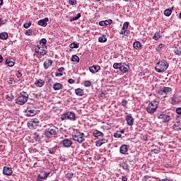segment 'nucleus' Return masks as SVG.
<instances>
[{"label": "nucleus", "mask_w": 181, "mask_h": 181, "mask_svg": "<svg viewBox=\"0 0 181 181\" xmlns=\"http://www.w3.org/2000/svg\"><path fill=\"white\" fill-rule=\"evenodd\" d=\"M45 128L44 136L45 138H53L59 134V128L52 124H45L43 126Z\"/></svg>", "instance_id": "nucleus-1"}, {"label": "nucleus", "mask_w": 181, "mask_h": 181, "mask_svg": "<svg viewBox=\"0 0 181 181\" xmlns=\"http://www.w3.org/2000/svg\"><path fill=\"white\" fill-rule=\"evenodd\" d=\"M168 67H169V64L165 60L159 61L156 65V71L157 73H163V71H166L168 70Z\"/></svg>", "instance_id": "nucleus-2"}, {"label": "nucleus", "mask_w": 181, "mask_h": 181, "mask_svg": "<svg viewBox=\"0 0 181 181\" xmlns=\"http://www.w3.org/2000/svg\"><path fill=\"white\" fill-rule=\"evenodd\" d=\"M47 53V47L38 45L35 49L34 56H37L39 59L42 57V56H45Z\"/></svg>", "instance_id": "nucleus-3"}, {"label": "nucleus", "mask_w": 181, "mask_h": 181, "mask_svg": "<svg viewBox=\"0 0 181 181\" xmlns=\"http://www.w3.org/2000/svg\"><path fill=\"white\" fill-rule=\"evenodd\" d=\"M28 100H29V94L23 91L16 99V104H18V105H23V104H26V103H28Z\"/></svg>", "instance_id": "nucleus-4"}, {"label": "nucleus", "mask_w": 181, "mask_h": 181, "mask_svg": "<svg viewBox=\"0 0 181 181\" xmlns=\"http://www.w3.org/2000/svg\"><path fill=\"white\" fill-rule=\"evenodd\" d=\"M173 117V115L172 113L166 114L165 112L158 115V119H162V122L164 123L169 122Z\"/></svg>", "instance_id": "nucleus-5"}, {"label": "nucleus", "mask_w": 181, "mask_h": 181, "mask_svg": "<svg viewBox=\"0 0 181 181\" xmlns=\"http://www.w3.org/2000/svg\"><path fill=\"white\" fill-rule=\"evenodd\" d=\"M158 108V101L154 100L151 102L146 107V111L148 114H153Z\"/></svg>", "instance_id": "nucleus-6"}, {"label": "nucleus", "mask_w": 181, "mask_h": 181, "mask_svg": "<svg viewBox=\"0 0 181 181\" xmlns=\"http://www.w3.org/2000/svg\"><path fill=\"white\" fill-rule=\"evenodd\" d=\"M61 119H69L70 121H76V114L74 112H66L61 115Z\"/></svg>", "instance_id": "nucleus-7"}, {"label": "nucleus", "mask_w": 181, "mask_h": 181, "mask_svg": "<svg viewBox=\"0 0 181 181\" xmlns=\"http://www.w3.org/2000/svg\"><path fill=\"white\" fill-rule=\"evenodd\" d=\"M72 138L76 142L82 144L84 142V133L77 132L72 135Z\"/></svg>", "instance_id": "nucleus-8"}, {"label": "nucleus", "mask_w": 181, "mask_h": 181, "mask_svg": "<svg viewBox=\"0 0 181 181\" xmlns=\"http://www.w3.org/2000/svg\"><path fill=\"white\" fill-rule=\"evenodd\" d=\"M37 124H39V119H32L28 122V127L30 129H36Z\"/></svg>", "instance_id": "nucleus-9"}, {"label": "nucleus", "mask_w": 181, "mask_h": 181, "mask_svg": "<svg viewBox=\"0 0 181 181\" xmlns=\"http://www.w3.org/2000/svg\"><path fill=\"white\" fill-rule=\"evenodd\" d=\"M170 93H172V88L170 87H164L158 91L159 95H163L164 98H166V95Z\"/></svg>", "instance_id": "nucleus-10"}, {"label": "nucleus", "mask_w": 181, "mask_h": 181, "mask_svg": "<svg viewBox=\"0 0 181 181\" xmlns=\"http://www.w3.org/2000/svg\"><path fill=\"white\" fill-rule=\"evenodd\" d=\"M25 117H35V115H36V110L30 107H27V109L25 110Z\"/></svg>", "instance_id": "nucleus-11"}, {"label": "nucleus", "mask_w": 181, "mask_h": 181, "mask_svg": "<svg viewBox=\"0 0 181 181\" xmlns=\"http://www.w3.org/2000/svg\"><path fill=\"white\" fill-rule=\"evenodd\" d=\"M3 173L6 176H12V173H13V170H12V168L4 166L3 168Z\"/></svg>", "instance_id": "nucleus-12"}, {"label": "nucleus", "mask_w": 181, "mask_h": 181, "mask_svg": "<svg viewBox=\"0 0 181 181\" xmlns=\"http://www.w3.org/2000/svg\"><path fill=\"white\" fill-rule=\"evenodd\" d=\"M62 144L64 148H70L73 145V141L70 139H64Z\"/></svg>", "instance_id": "nucleus-13"}, {"label": "nucleus", "mask_w": 181, "mask_h": 181, "mask_svg": "<svg viewBox=\"0 0 181 181\" xmlns=\"http://www.w3.org/2000/svg\"><path fill=\"white\" fill-rule=\"evenodd\" d=\"M126 121H127V125H129V127H132V125H134V117H132V115H128L126 116Z\"/></svg>", "instance_id": "nucleus-14"}, {"label": "nucleus", "mask_w": 181, "mask_h": 181, "mask_svg": "<svg viewBox=\"0 0 181 181\" xmlns=\"http://www.w3.org/2000/svg\"><path fill=\"white\" fill-rule=\"evenodd\" d=\"M101 70V67L98 65H95L89 67V71L90 73H98Z\"/></svg>", "instance_id": "nucleus-15"}, {"label": "nucleus", "mask_w": 181, "mask_h": 181, "mask_svg": "<svg viewBox=\"0 0 181 181\" xmlns=\"http://www.w3.org/2000/svg\"><path fill=\"white\" fill-rule=\"evenodd\" d=\"M47 22H49V18H45L44 19L40 20L38 21V25L45 28V26H47Z\"/></svg>", "instance_id": "nucleus-16"}, {"label": "nucleus", "mask_w": 181, "mask_h": 181, "mask_svg": "<svg viewBox=\"0 0 181 181\" xmlns=\"http://www.w3.org/2000/svg\"><path fill=\"white\" fill-rule=\"evenodd\" d=\"M173 129L175 131H181V122H175L173 125Z\"/></svg>", "instance_id": "nucleus-17"}, {"label": "nucleus", "mask_w": 181, "mask_h": 181, "mask_svg": "<svg viewBox=\"0 0 181 181\" xmlns=\"http://www.w3.org/2000/svg\"><path fill=\"white\" fill-rule=\"evenodd\" d=\"M62 88H63V84H62L61 83H55L54 85H53V89L55 90V91H57L59 90H62Z\"/></svg>", "instance_id": "nucleus-18"}, {"label": "nucleus", "mask_w": 181, "mask_h": 181, "mask_svg": "<svg viewBox=\"0 0 181 181\" xmlns=\"http://www.w3.org/2000/svg\"><path fill=\"white\" fill-rule=\"evenodd\" d=\"M53 64V60L49 59L48 61H45L44 62V69H45V70H47V69H49V67H50V66H52Z\"/></svg>", "instance_id": "nucleus-19"}, {"label": "nucleus", "mask_w": 181, "mask_h": 181, "mask_svg": "<svg viewBox=\"0 0 181 181\" xmlns=\"http://www.w3.org/2000/svg\"><path fill=\"white\" fill-rule=\"evenodd\" d=\"M35 84L36 87H43V86H45V81L42 79H38L35 81Z\"/></svg>", "instance_id": "nucleus-20"}, {"label": "nucleus", "mask_w": 181, "mask_h": 181, "mask_svg": "<svg viewBox=\"0 0 181 181\" xmlns=\"http://www.w3.org/2000/svg\"><path fill=\"white\" fill-rule=\"evenodd\" d=\"M128 152V146L127 145H122L120 147V153H122L123 155H125Z\"/></svg>", "instance_id": "nucleus-21"}, {"label": "nucleus", "mask_w": 181, "mask_h": 181, "mask_svg": "<svg viewBox=\"0 0 181 181\" xmlns=\"http://www.w3.org/2000/svg\"><path fill=\"white\" fill-rule=\"evenodd\" d=\"M93 136H95V138H98L100 136H104V134L98 130H95L93 132Z\"/></svg>", "instance_id": "nucleus-22"}, {"label": "nucleus", "mask_w": 181, "mask_h": 181, "mask_svg": "<svg viewBox=\"0 0 181 181\" xmlns=\"http://www.w3.org/2000/svg\"><path fill=\"white\" fill-rule=\"evenodd\" d=\"M128 70H129V66L126 65L125 66H124V64H122L120 68V71H122V73H127Z\"/></svg>", "instance_id": "nucleus-23"}, {"label": "nucleus", "mask_w": 181, "mask_h": 181, "mask_svg": "<svg viewBox=\"0 0 181 181\" xmlns=\"http://www.w3.org/2000/svg\"><path fill=\"white\" fill-rule=\"evenodd\" d=\"M75 93L76 95L81 97L82 95H84V90H83L81 88H77L75 90Z\"/></svg>", "instance_id": "nucleus-24"}, {"label": "nucleus", "mask_w": 181, "mask_h": 181, "mask_svg": "<svg viewBox=\"0 0 181 181\" xmlns=\"http://www.w3.org/2000/svg\"><path fill=\"white\" fill-rule=\"evenodd\" d=\"M71 62H73L74 63H76V64H77V63L80 62V58L77 55H72Z\"/></svg>", "instance_id": "nucleus-25"}, {"label": "nucleus", "mask_w": 181, "mask_h": 181, "mask_svg": "<svg viewBox=\"0 0 181 181\" xmlns=\"http://www.w3.org/2000/svg\"><path fill=\"white\" fill-rule=\"evenodd\" d=\"M142 44H141V42L136 41L135 42H134L133 44V47L134 49H136V50H139V48L141 47Z\"/></svg>", "instance_id": "nucleus-26"}, {"label": "nucleus", "mask_w": 181, "mask_h": 181, "mask_svg": "<svg viewBox=\"0 0 181 181\" xmlns=\"http://www.w3.org/2000/svg\"><path fill=\"white\" fill-rule=\"evenodd\" d=\"M56 151H57V146L48 148V151L50 155H54V153H56Z\"/></svg>", "instance_id": "nucleus-27"}, {"label": "nucleus", "mask_w": 181, "mask_h": 181, "mask_svg": "<svg viewBox=\"0 0 181 181\" xmlns=\"http://www.w3.org/2000/svg\"><path fill=\"white\" fill-rule=\"evenodd\" d=\"M8 37V35L7 33L4 32L0 33V39H1V40H6Z\"/></svg>", "instance_id": "nucleus-28"}, {"label": "nucleus", "mask_w": 181, "mask_h": 181, "mask_svg": "<svg viewBox=\"0 0 181 181\" xmlns=\"http://www.w3.org/2000/svg\"><path fill=\"white\" fill-rule=\"evenodd\" d=\"M80 18H81V13H78L76 16L70 18V22H73V21H77L78 19H80Z\"/></svg>", "instance_id": "nucleus-29"}, {"label": "nucleus", "mask_w": 181, "mask_h": 181, "mask_svg": "<svg viewBox=\"0 0 181 181\" xmlns=\"http://www.w3.org/2000/svg\"><path fill=\"white\" fill-rule=\"evenodd\" d=\"M121 166H122V169H124V170H129V165H128V163L123 161L121 163Z\"/></svg>", "instance_id": "nucleus-30"}, {"label": "nucleus", "mask_w": 181, "mask_h": 181, "mask_svg": "<svg viewBox=\"0 0 181 181\" xmlns=\"http://www.w3.org/2000/svg\"><path fill=\"white\" fill-rule=\"evenodd\" d=\"M174 53H175V54H181V47L179 45H177L176 47H175Z\"/></svg>", "instance_id": "nucleus-31"}, {"label": "nucleus", "mask_w": 181, "mask_h": 181, "mask_svg": "<svg viewBox=\"0 0 181 181\" xmlns=\"http://www.w3.org/2000/svg\"><path fill=\"white\" fill-rule=\"evenodd\" d=\"M171 104H173V105H176V104H179V99L177 98L173 97L171 100Z\"/></svg>", "instance_id": "nucleus-32"}, {"label": "nucleus", "mask_w": 181, "mask_h": 181, "mask_svg": "<svg viewBox=\"0 0 181 181\" xmlns=\"http://www.w3.org/2000/svg\"><path fill=\"white\" fill-rule=\"evenodd\" d=\"M33 138L36 142H40V135L37 133H35Z\"/></svg>", "instance_id": "nucleus-33"}, {"label": "nucleus", "mask_w": 181, "mask_h": 181, "mask_svg": "<svg viewBox=\"0 0 181 181\" xmlns=\"http://www.w3.org/2000/svg\"><path fill=\"white\" fill-rule=\"evenodd\" d=\"M69 47H71V49H78L79 47L78 43L77 42L71 43L69 45Z\"/></svg>", "instance_id": "nucleus-34"}, {"label": "nucleus", "mask_w": 181, "mask_h": 181, "mask_svg": "<svg viewBox=\"0 0 181 181\" xmlns=\"http://www.w3.org/2000/svg\"><path fill=\"white\" fill-rule=\"evenodd\" d=\"M98 42H100V43H105V42H107V37L103 35L99 37Z\"/></svg>", "instance_id": "nucleus-35"}, {"label": "nucleus", "mask_w": 181, "mask_h": 181, "mask_svg": "<svg viewBox=\"0 0 181 181\" xmlns=\"http://www.w3.org/2000/svg\"><path fill=\"white\" fill-rule=\"evenodd\" d=\"M6 64H8V66H9V67H13V66H15V63L11 61V59H6Z\"/></svg>", "instance_id": "nucleus-36"}, {"label": "nucleus", "mask_w": 181, "mask_h": 181, "mask_svg": "<svg viewBox=\"0 0 181 181\" xmlns=\"http://www.w3.org/2000/svg\"><path fill=\"white\" fill-rule=\"evenodd\" d=\"M73 176H74V173H73V172H69L65 175L66 179H73Z\"/></svg>", "instance_id": "nucleus-37"}, {"label": "nucleus", "mask_w": 181, "mask_h": 181, "mask_svg": "<svg viewBox=\"0 0 181 181\" xmlns=\"http://www.w3.org/2000/svg\"><path fill=\"white\" fill-rule=\"evenodd\" d=\"M122 66V63H115L113 64V67L116 69H119V70H121V67Z\"/></svg>", "instance_id": "nucleus-38"}, {"label": "nucleus", "mask_w": 181, "mask_h": 181, "mask_svg": "<svg viewBox=\"0 0 181 181\" xmlns=\"http://www.w3.org/2000/svg\"><path fill=\"white\" fill-rule=\"evenodd\" d=\"M46 43H47V40L45 39V38H42L40 40V45L41 46H46Z\"/></svg>", "instance_id": "nucleus-39"}, {"label": "nucleus", "mask_w": 181, "mask_h": 181, "mask_svg": "<svg viewBox=\"0 0 181 181\" xmlns=\"http://www.w3.org/2000/svg\"><path fill=\"white\" fill-rule=\"evenodd\" d=\"M164 15L165 16H170V15H172V10L170 9H166L165 11H164Z\"/></svg>", "instance_id": "nucleus-40"}, {"label": "nucleus", "mask_w": 181, "mask_h": 181, "mask_svg": "<svg viewBox=\"0 0 181 181\" xmlns=\"http://www.w3.org/2000/svg\"><path fill=\"white\" fill-rule=\"evenodd\" d=\"M83 86L85 87H91V81H85L83 83Z\"/></svg>", "instance_id": "nucleus-41"}, {"label": "nucleus", "mask_w": 181, "mask_h": 181, "mask_svg": "<svg viewBox=\"0 0 181 181\" xmlns=\"http://www.w3.org/2000/svg\"><path fill=\"white\" fill-rule=\"evenodd\" d=\"M153 39L154 40H159V39H160V34L159 33H156L153 35Z\"/></svg>", "instance_id": "nucleus-42"}, {"label": "nucleus", "mask_w": 181, "mask_h": 181, "mask_svg": "<svg viewBox=\"0 0 181 181\" xmlns=\"http://www.w3.org/2000/svg\"><path fill=\"white\" fill-rule=\"evenodd\" d=\"M30 26H32V22L26 23L23 25V28H25V29H29Z\"/></svg>", "instance_id": "nucleus-43"}, {"label": "nucleus", "mask_w": 181, "mask_h": 181, "mask_svg": "<svg viewBox=\"0 0 181 181\" xmlns=\"http://www.w3.org/2000/svg\"><path fill=\"white\" fill-rule=\"evenodd\" d=\"M128 104V100H122V107H124V108H127V105Z\"/></svg>", "instance_id": "nucleus-44"}, {"label": "nucleus", "mask_w": 181, "mask_h": 181, "mask_svg": "<svg viewBox=\"0 0 181 181\" xmlns=\"http://www.w3.org/2000/svg\"><path fill=\"white\" fill-rule=\"evenodd\" d=\"M128 26H129V22H125L123 24L122 29H124L125 30H127V29H128Z\"/></svg>", "instance_id": "nucleus-45"}, {"label": "nucleus", "mask_w": 181, "mask_h": 181, "mask_svg": "<svg viewBox=\"0 0 181 181\" xmlns=\"http://www.w3.org/2000/svg\"><path fill=\"white\" fill-rule=\"evenodd\" d=\"M32 30L29 29L25 31V35H26V36H32Z\"/></svg>", "instance_id": "nucleus-46"}, {"label": "nucleus", "mask_w": 181, "mask_h": 181, "mask_svg": "<svg viewBox=\"0 0 181 181\" xmlns=\"http://www.w3.org/2000/svg\"><path fill=\"white\" fill-rule=\"evenodd\" d=\"M114 136L115 138H121V136H122V135L120 134V132H117L116 133L114 134Z\"/></svg>", "instance_id": "nucleus-47"}, {"label": "nucleus", "mask_w": 181, "mask_h": 181, "mask_svg": "<svg viewBox=\"0 0 181 181\" xmlns=\"http://www.w3.org/2000/svg\"><path fill=\"white\" fill-rule=\"evenodd\" d=\"M69 5H76L77 4V0H69Z\"/></svg>", "instance_id": "nucleus-48"}, {"label": "nucleus", "mask_w": 181, "mask_h": 181, "mask_svg": "<svg viewBox=\"0 0 181 181\" xmlns=\"http://www.w3.org/2000/svg\"><path fill=\"white\" fill-rule=\"evenodd\" d=\"M49 175H50V172H44V173L42 174V175L45 177V179H47V177L49 176Z\"/></svg>", "instance_id": "nucleus-49"}, {"label": "nucleus", "mask_w": 181, "mask_h": 181, "mask_svg": "<svg viewBox=\"0 0 181 181\" xmlns=\"http://www.w3.org/2000/svg\"><path fill=\"white\" fill-rule=\"evenodd\" d=\"M100 26H107V22L105 21H100L99 22Z\"/></svg>", "instance_id": "nucleus-50"}, {"label": "nucleus", "mask_w": 181, "mask_h": 181, "mask_svg": "<svg viewBox=\"0 0 181 181\" xmlns=\"http://www.w3.org/2000/svg\"><path fill=\"white\" fill-rule=\"evenodd\" d=\"M105 22H106V26H107V25H111V23H112V20L111 19L106 20L105 21Z\"/></svg>", "instance_id": "nucleus-51"}, {"label": "nucleus", "mask_w": 181, "mask_h": 181, "mask_svg": "<svg viewBox=\"0 0 181 181\" xmlns=\"http://www.w3.org/2000/svg\"><path fill=\"white\" fill-rule=\"evenodd\" d=\"M75 80L74 79H73V78H69V80H68V83H69V84H74V83H75Z\"/></svg>", "instance_id": "nucleus-52"}, {"label": "nucleus", "mask_w": 181, "mask_h": 181, "mask_svg": "<svg viewBox=\"0 0 181 181\" xmlns=\"http://www.w3.org/2000/svg\"><path fill=\"white\" fill-rule=\"evenodd\" d=\"M96 146H101L103 145V143L100 141V140H98V141H96L95 144Z\"/></svg>", "instance_id": "nucleus-53"}, {"label": "nucleus", "mask_w": 181, "mask_h": 181, "mask_svg": "<svg viewBox=\"0 0 181 181\" xmlns=\"http://www.w3.org/2000/svg\"><path fill=\"white\" fill-rule=\"evenodd\" d=\"M176 112L178 114V115H181V107H177L176 109Z\"/></svg>", "instance_id": "nucleus-54"}, {"label": "nucleus", "mask_w": 181, "mask_h": 181, "mask_svg": "<svg viewBox=\"0 0 181 181\" xmlns=\"http://www.w3.org/2000/svg\"><path fill=\"white\" fill-rule=\"evenodd\" d=\"M100 141H101L103 145H104V144H107V142H108V140H107L105 139H100Z\"/></svg>", "instance_id": "nucleus-55"}, {"label": "nucleus", "mask_w": 181, "mask_h": 181, "mask_svg": "<svg viewBox=\"0 0 181 181\" xmlns=\"http://www.w3.org/2000/svg\"><path fill=\"white\" fill-rule=\"evenodd\" d=\"M16 76L18 77V78H19L20 77H22V74L19 71H18L16 72Z\"/></svg>", "instance_id": "nucleus-56"}, {"label": "nucleus", "mask_w": 181, "mask_h": 181, "mask_svg": "<svg viewBox=\"0 0 181 181\" xmlns=\"http://www.w3.org/2000/svg\"><path fill=\"white\" fill-rule=\"evenodd\" d=\"M125 32H127V30L122 28L120 31V35H125Z\"/></svg>", "instance_id": "nucleus-57"}, {"label": "nucleus", "mask_w": 181, "mask_h": 181, "mask_svg": "<svg viewBox=\"0 0 181 181\" xmlns=\"http://www.w3.org/2000/svg\"><path fill=\"white\" fill-rule=\"evenodd\" d=\"M58 71L59 73H62V71H64V67H60L58 69Z\"/></svg>", "instance_id": "nucleus-58"}, {"label": "nucleus", "mask_w": 181, "mask_h": 181, "mask_svg": "<svg viewBox=\"0 0 181 181\" xmlns=\"http://www.w3.org/2000/svg\"><path fill=\"white\" fill-rule=\"evenodd\" d=\"M63 76V74L62 73H56L55 74V77H62Z\"/></svg>", "instance_id": "nucleus-59"}, {"label": "nucleus", "mask_w": 181, "mask_h": 181, "mask_svg": "<svg viewBox=\"0 0 181 181\" xmlns=\"http://www.w3.org/2000/svg\"><path fill=\"white\" fill-rule=\"evenodd\" d=\"M122 181H128V178L126 176H122Z\"/></svg>", "instance_id": "nucleus-60"}, {"label": "nucleus", "mask_w": 181, "mask_h": 181, "mask_svg": "<svg viewBox=\"0 0 181 181\" xmlns=\"http://www.w3.org/2000/svg\"><path fill=\"white\" fill-rule=\"evenodd\" d=\"M38 177L40 178V179H42V180H45V179H46V177H45L43 175H38Z\"/></svg>", "instance_id": "nucleus-61"}, {"label": "nucleus", "mask_w": 181, "mask_h": 181, "mask_svg": "<svg viewBox=\"0 0 181 181\" xmlns=\"http://www.w3.org/2000/svg\"><path fill=\"white\" fill-rule=\"evenodd\" d=\"M153 152L154 153L158 154V153H159V150L155 148V149L153 150Z\"/></svg>", "instance_id": "nucleus-62"}, {"label": "nucleus", "mask_w": 181, "mask_h": 181, "mask_svg": "<svg viewBox=\"0 0 181 181\" xmlns=\"http://www.w3.org/2000/svg\"><path fill=\"white\" fill-rule=\"evenodd\" d=\"M100 97H105V93L104 92H101Z\"/></svg>", "instance_id": "nucleus-63"}, {"label": "nucleus", "mask_w": 181, "mask_h": 181, "mask_svg": "<svg viewBox=\"0 0 181 181\" xmlns=\"http://www.w3.org/2000/svg\"><path fill=\"white\" fill-rule=\"evenodd\" d=\"M120 132V134H124L125 130L122 129V130H120V131H119V132Z\"/></svg>", "instance_id": "nucleus-64"}]
</instances>
